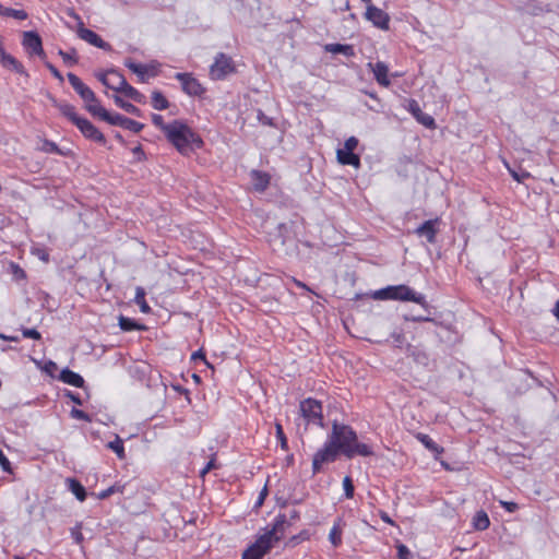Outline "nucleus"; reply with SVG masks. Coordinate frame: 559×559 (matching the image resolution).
<instances>
[{
	"instance_id": "bf43d9fd",
	"label": "nucleus",
	"mask_w": 559,
	"mask_h": 559,
	"mask_svg": "<svg viewBox=\"0 0 559 559\" xmlns=\"http://www.w3.org/2000/svg\"><path fill=\"white\" fill-rule=\"evenodd\" d=\"M0 338L3 341H9V342H19L20 341V337L16 335H5L3 333H0Z\"/></svg>"
},
{
	"instance_id": "aec40b11",
	"label": "nucleus",
	"mask_w": 559,
	"mask_h": 559,
	"mask_svg": "<svg viewBox=\"0 0 559 559\" xmlns=\"http://www.w3.org/2000/svg\"><path fill=\"white\" fill-rule=\"evenodd\" d=\"M337 162L342 165L360 166V157L352 151L340 148L336 152Z\"/></svg>"
},
{
	"instance_id": "5fc2aeb1",
	"label": "nucleus",
	"mask_w": 559,
	"mask_h": 559,
	"mask_svg": "<svg viewBox=\"0 0 559 559\" xmlns=\"http://www.w3.org/2000/svg\"><path fill=\"white\" fill-rule=\"evenodd\" d=\"M501 504L509 512H514V511H516L519 509L518 503L512 502V501H501Z\"/></svg>"
},
{
	"instance_id": "4d7b16f0",
	"label": "nucleus",
	"mask_w": 559,
	"mask_h": 559,
	"mask_svg": "<svg viewBox=\"0 0 559 559\" xmlns=\"http://www.w3.org/2000/svg\"><path fill=\"white\" fill-rule=\"evenodd\" d=\"M215 467L214 459H212L205 467L201 471V476H204L206 473H209L211 469Z\"/></svg>"
},
{
	"instance_id": "f8f14e48",
	"label": "nucleus",
	"mask_w": 559,
	"mask_h": 559,
	"mask_svg": "<svg viewBox=\"0 0 559 559\" xmlns=\"http://www.w3.org/2000/svg\"><path fill=\"white\" fill-rule=\"evenodd\" d=\"M67 78L73 90L80 95L84 103L96 102L95 93L87 85H85L78 75L69 72Z\"/></svg>"
},
{
	"instance_id": "7c9ffc66",
	"label": "nucleus",
	"mask_w": 559,
	"mask_h": 559,
	"mask_svg": "<svg viewBox=\"0 0 559 559\" xmlns=\"http://www.w3.org/2000/svg\"><path fill=\"white\" fill-rule=\"evenodd\" d=\"M134 301L140 307V310L143 313L151 312V307L148 306V304L145 300V290L143 287H141V286L136 287Z\"/></svg>"
},
{
	"instance_id": "7ed1b4c3",
	"label": "nucleus",
	"mask_w": 559,
	"mask_h": 559,
	"mask_svg": "<svg viewBox=\"0 0 559 559\" xmlns=\"http://www.w3.org/2000/svg\"><path fill=\"white\" fill-rule=\"evenodd\" d=\"M96 78L108 88L114 90L118 93H123L127 97L139 104L146 102L145 96L140 93L136 88L131 86L122 74L115 70L108 72H100L96 74Z\"/></svg>"
},
{
	"instance_id": "69168bd1",
	"label": "nucleus",
	"mask_w": 559,
	"mask_h": 559,
	"mask_svg": "<svg viewBox=\"0 0 559 559\" xmlns=\"http://www.w3.org/2000/svg\"><path fill=\"white\" fill-rule=\"evenodd\" d=\"M56 368H57L56 362H53V361H51V360H49V361L46 364V366H45V370H46V371H50L51 369H56Z\"/></svg>"
},
{
	"instance_id": "6e6d98bb",
	"label": "nucleus",
	"mask_w": 559,
	"mask_h": 559,
	"mask_svg": "<svg viewBox=\"0 0 559 559\" xmlns=\"http://www.w3.org/2000/svg\"><path fill=\"white\" fill-rule=\"evenodd\" d=\"M511 176L519 182H522L525 178L530 177V174L526 171H523L522 174H518L514 170H511Z\"/></svg>"
},
{
	"instance_id": "052dcab7",
	"label": "nucleus",
	"mask_w": 559,
	"mask_h": 559,
	"mask_svg": "<svg viewBox=\"0 0 559 559\" xmlns=\"http://www.w3.org/2000/svg\"><path fill=\"white\" fill-rule=\"evenodd\" d=\"M288 521H290V525L293 522L297 521L299 519V512L297 510H290L289 516H287Z\"/></svg>"
},
{
	"instance_id": "79ce46f5",
	"label": "nucleus",
	"mask_w": 559,
	"mask_h": 559,
	"mask_svg": "<svg viewBox=\"0 0 559 559\" xmlns=\"http://www.w3.org/2000/svg\"><path fill=\"white\" fill-rule=\"evenodd\" d=\"M41 150L46 153H55V154L61 153L58 145L55 142L49 141V140L44 141Z\"/></svg>"
},
{
	"instance_id": "f257e3e1",
	"label": "nucleus",
	"mask_w": 559,
	"mask_h": 559,
	"mask_svg": "<svg viewBox=\"0 0 559 559\" xmlns=\"http://www.w3.org/2000/svg\"><path fill=\"white\" fill-rule=\"evenodd\" d=\"M340 454L353 459L355 455L371 456L373 451L368 444L358 442L357 433L350 426L334 420L328 440L313 455V474L319 473L323 464L335 462Z\"/></svg>"
},
{
	"instance_id": "de8ad7c7",
	"label": "nucleus",
	"mask_w": 559,
	"mask_h": 559,
	"mask_svg": "<svg viewBox=\"0 0 559 559\" xmlns=\"http://www.w3.org/2000/svg\"><path fill=\"white\" fill-rule=\"evenodd\" d=\"M45 66L56 79H58L60 82H63L62 74L52 63L45 61Z\"/></svg>"
},
{
	"instance_id": "e433bc0d",
	"label": "nucleus",
	"mask_w": 559,
	"mask_h": 559,
	"mask_svg": "<svg viewBox=\"0 0 559 559\" xmlns=\"http://www.w3.org/2000/svg\"><path fill=\"white\" fill-rule=\"evenodd\" d=\"M107 447L112 450L119 459H124L123 441L116 436L114 441L108 442Z\"/></svg>"
},
{
	"instance_id": "412c9836",
	"label": "nucleus",
	"mask_w": 559,
	"mask_h": 559,
	"mask_svg": "<svg viewBox=\"0 0 559 559\" xmlns=\"http://www.w3.org/2000/svg\"><path fill=\"white\" fill-rule=\"evenodd\" d=\"M0 62L3 67L11 69L19 74H24L26 76L28 75L24 66L12 55L7 53L5 51L0 56Z\"/></svg>"
},
{
	"instance_id": "423d86ee",
	"label": "nucleus",
	"mask_w": 559,
	"mask_h": 559,
	"mask_svg": "<svg viewBox=\"0 0 559 559\" xmlns=\"http://www.w3.org/2000/svg\"><path fill=\"white\" fill-rule=\"evenodd\" d=\"M67 14L76 21V34L79 38L85 40L90 45H93L97 48L104 50H110L111 46L107 41H105L98 34L95 32L85 28L82 17L74 11V9L70 8L67 10Z\"/></svg>"
},
{
	"instance_id": "0e129e2a",
	"label": "nucleus",
	"mask_w": 559,
	"mask_h": 559,
	"mask_svg": "<svg viewBox=\"0 0 559 559\" xmlns=\"http://www.w3.org/2000/svg\"><path fill=\"white\" fill-rule=\"evenodd\" d=\"M38 257L45 262L49 261V254L43 250H38Z\"/></svg>"
},
{
	"instance_id": "2f4dec72",
	"label": "nucleus",
	"mask_w": 559,
	"mask_h": 559,
	"mask_svg": "<svg viewBox=\"0 0 559 559\" xmlns=\"http://www.w3.org/2000/svg\"><path fill=\"white\" fill-rule=\"evenodd\" d=\"M119 326L122 331H134V330H144L145 326L138 323L133 319L120 316L119 317Z\"/></svg>"
},
{
	"instance_id": "a19ab883",
	"label": "nucleus",
	"mask_w": 559,
	"mask_h": 559,
	"mask_svg": "<svg viewBox=\"0 0 559 559\" xmlns=\"http://www.w3.org/2000/svg\"><path fill=\"white\" fill-rule=\"evenodd\" d=\"M7 16L23 21L28 17V14L24 10L9 8Z\"/></svg>"
},
{
	"instance_id": "0eeeda50",
	"label": "nucleus",
	"mask_w": 559,
	"mask_h": 559,
	"mask_svg": "<svg viewBox=\"0 0 559 559\" xmlns=\"http://www.w3.org/2000/svg\"><path fill=\"white\" fill-rule=\"evenodd\" d=\"M235 71L236 68L233 59L221 52L216 56L214 63L210 68V75L213 80H223Z\"/></svg>"
},
{
	"instance_id": "5701e85b",
	"label": "nucleus",
	"mask_w": 559,
	"mask_h": 559,
	"mask_svg": "<svg viewBox=\"0 0 559 559\" xmlns=\"http://www.w3.org/2000/svg\"><path fill=\"white\" fill-rule=\"evenodd\" d=\"M85 109L94 117L99 118L103 121H108L111 112L105 109L96 98V102L85 103Z\"/></svg>"
},
{
	"instance_id": "8fccbe9b",
	"label": "nucleus",
	"mask_w": 559,
	"mask_h": 559,
	"mask_svg": "<svg viewBox=\"0 0 559 559\" xmlns=\"http://www.w3.org/2000/svg\"><path fill=\"white\" fill-rule=\"evenodd\" d=\"M357 145H358V140L355 136H349L344 143V148L347 151L354 152V150L357 147Z\"/></svg>"
},
{
	"instance_id": "393cba45",
	"label": "nucleus",
	"mask_w": 559,
	"mask_h": 559,
	"mask_svg": "<svg viewBox=\"0 0 559 559\" xmlns=\"http://www.w3.org/2000/svg\"><path fill=\"white\" fill-rule=\"evenodd\" d=\"M324 50L331 53H342L348 58L355 56V49L353 45L347 44H326Z\"/></svg>"
},
{
	"instance_id": "4c0bfd02",
	"label": "nucleus",
	"mask_w": 559,
	"mask_h": 559,
	"mask_svg": "<svg viewBox=\"0 0 559 559\" xmlns=\"http://www.w3.org/2000/svg\"><path fill=\"white\" fill-rule=\"evenodd\" d=\"M275 428H276V437H277V440L280 441L281 448L283 450H287L288 449V442H287V438H286V436L284 433L282 425L276 423Z\"/></svg>"
},
{
	"instance_id": "9b49d317",
	"label": "nucleus",
	"mask_w": 559,
	"mask_h": 559,
	"mask_svg": "<svg viewBox=\"0 0 559 559\" xmlns=\"http://www.w3.org/2000/svg\"><path fill=\"white\" fill-rule=\"evenodd\" d=\"M365 16L380 29L388 31L390 27V15L373 4L367 7Z\"/></svg>"
},
{
	"instance_id": "49530a36",
	"label": "nucleus",
	"mask_w": 559,
	"mask_h": 559,
	"mask_svg": "<svg viewBox=\"0 0 559 559\" xmlns=\"http://www.w3.org/2000/svg\"><path fill=\"white\" fill-rule=\"evenodd\" d=\"M71 416L76 419L91 421L90 416L85 412L78 409V408H72Z\"/></svg>"
},
{
	"instance_id": "4468645a",
	"label": "nucleus",
	"mask_w": 559,
	"mask_h": 559,
	"mask_svg": "<svg viewBox=\"0 0 559 559\" xmlns=\"http://www.w3.org/2000/svg\"><path fill=\"white\" fill-rule=\"evenodd\" d=\"M75 126L86 139L105 144V135L86 118L81 117Z\"/></svg>"
},
{
	"instance_id": "774afa93",
	"label": "nucleus",
	"mask_w": 559,
	"mask_h": 559,
	"mask_svg": "<svg viewBox=\"0 0 559 559\" xmlns=\"http://www.w3.org/2000/svg\"><path fill=\"white\" fill-rule=\"evenodd\" d=\"M554 314L559 319V300L555 305Z\"/></svg>"
},
{
	"instance_id": "6ab92c4d",
	"label": "nucleus",
	"mask_w": 559,
	"mask_h": 559,
	"mask_svg": "<svg viewBox=\"0 0 559 559\" xmlns=\"http://www.w3.org/2000/svg\"><path fill=\"white\" fill-rule=\"evenodd\" d=\"M51 102L52 105L59 109V111L73 124H75L81 119V117L75 111V107L71 104L58 102L56 98H51Z\"/></svg>"
},
{
	"instance_id": "c03bdc74",
	"label": "nucleus",
	"mask_w": 559,
	"mask_h": 559,
	"mask_svg": "<svg viewBox=\"0 0 559 559\" xmlns=\"http://www.w3.org/2000/svg\"><path fill=\"white\" fill-rule=\"evenodd\" d=\"M397 549V558L399 559H411L412 555L409 549L404 544H399L396 546Z\"/></svg>"
},
{
	"instance_id": "72a5a7b5",
	"label": "nucleus",
	"mask_w": 559,
	"mask_h": 559,
	"mask_svg": "<svg viewBox=\"0 0 559 559\" xmlns=\"http://www.w3.org/2000/svg\"><path fill=\"white\" fill-rule=\"evenodd\" d=\"M126 488L124 484L120 481L115 483L112 486L97 493V498L100 500L109 498L114 493H123Z\"/></svg>"
},
{
	"instance_id": "473e14b6",
	"label": "nucleus",
	"mask_w": 559,
	"mask_h": 559,
	"mask_svg": "<svg viewBox=\"0 0 559 559\" xmlns=\"http://www.w3.org/2000/svg\"><path fill=\"white\" fill-rule=\"evenodd\" d=\"M114 100H115V104L118 107H120L121 109H123L128 114H131V115H134V116H138V117L141 116L142 112H141V110L136 106H134L131 103L124 102L120 96L115 95L114 96Z\"/></svg>"
},
{
	"instance_id": "e2e57ef3",
	"label": "nucleus",
	"mask_w": 559,
	"mask_h": 559,
	"mask_svg": "<svg viewBox=\"0 0 559 559\" xmlns=\"http://www.w3.org/2000/svg\"><path fill=\"white\" fill-rule=\"evenodd\" d=\"M380 518H381V520H382L383 522H385V523H389V524H391V525H393V524H394V522L391 520V518L388 515V513H386V512H381V513H380Z\"/></svg>"
},
{
	"instance_id": "6e6552de",
	"label": "nucleus",
	"mask_w": 559,
	"mask_h": 559,
	"mask_svg": "<svg viewBox=\"0 0 559 559\" xmlns=\"http://www.w3.org/2000/svg\"><path fill=\"white\" fill-rule=\"evenodd\" d=\"M22 45L24 49L27 51V53L38 56L41 60L46 59V52L43 48V41L37 32H24Z\"/></svg>"
},
{
	"instance_id": "f704fd0d",
	"label": "nucleus",
	"mask_w": 559,
	"mask_h": 559,
	"mask_svg": "<svg viewBox=\"0 0 559 559\" xmlns=\"http://www.w3.org/2000/svg\"><path fill=\"white\" fill-rule=\"evenodd\" d=\"M474 527L478 531L488 528L490 521L486 512L479 511L474 516Z\"/></svg>"
},
{
	"instance_id": "a878e982",
	"label": "nucleus",
	"mask_w": 559,
	"mask_h": 559,
	"mask_svg": "<svg viewBox=\"0 0 559 559\" xmlns=\"http://www.w3.org/2000/svg\"><path fill=\"white\" fill-rule=\"evenodd\" d=\"M416 439L423 443V445L435 454L443 453V448L436 443L428 435L418 432Z\"/></svg>"
},
{
	"instance_id": "3c124183",
	"label": "nucleus",
	"mask_w": 559,
	"mask_h": 559,
	"mask_svg": "<svg viewBox=\"0 0 559 559\" xmlns=\"http://www.w3.org/2000/svg\"><path fill=\"white\" fill-rule=\"evenodd\" d=\"M391 337L393 338V342L397 347H401L405 342V337L402 332H393L391 334Z\"/></svg>"
},
{
	"instance_id": "a211bd4d",
	"label": "nucleus",
	"mask_w": 559,
	"mask_h": 559,
	"mask_svg": "<svg viewBox=\"0 0 559 559\" xmlns=\"http://www.w3.org/2000/svg\"><path fill=\"white\" fill-rule=\"evenodd\" d=\"M368 67L371 69L376 81L384 87L390 86L391 81L389 79V68L383 61H377L376 63H368Z\"/></svg>"
},
{
	"instance_id": "2eb2a0df",
	"label": "nucleus",
	"mask_w": 559,
	"mask_h": 559,
	"mask_svg": "<svg viewBox=\"0 0 559 559\" xmlns=\"http://www.w3.org/2000/svg\"><path fill=\"white\" fill-rule=\"evenodd\" d=\"M439 218L425 221L415 229V234L419 237H425L429 243H435L439 231Z\"/></svg>"
},
{
	"instance_id": "864d4df0",
	"label": "nucleus",
	"mask_w": 559,
	"mask_h": 559,
	"mask_svg": "<svg viewBox=\"0 0 559 559\" xmlns=\"http://www.w3.org/2000/svg\"><path fill=\"white\" fill-rule=\"evenodd\" d=\"M71 535L76 544H81L83 542V534L81 533L80 527L72 528Z\"/></svg>"
},
{
	"instance_id": "37998d69",
	"label": "nucleus",
	"mask_w": 559,
	"mask_h": 559,
	"mask_svg": "<svg viewBox=\"0 0 559 559\" xmlns=\"http://www.w3.org/2000/svg\"><path fill=\"white\" fill-rule=\"evenodd\" d=\"M21 331H22V335L25 338H33V340H40L41 338L40 333L36 329L23 328Z\"/></svg>"
},
{
	"instance_id": "c756f323",
	"label": "nucleus",
	"mask_w": 559,
	"mask_h": 559,
	"mask_svg": "<svg viewBox=\"0 0 559 559\" xmlns=\"http://www.w3.org/2000/svg\"><path fill=\"white\" fill-rule=\"evenodd\" d=\"M151 98V104L153 108L156 110H165L169 107V102L159 91H153Z\"/></svg>"
},
{
	"instance_id": "680f3d73",
	"label": "nucleus",
	"mask_w": 559,
	"mask_h": 559,
	"mask_svg": "<svg viewBox=\"0 0 559 559\" xmlns=\"http://www.w3.org/2000/svg\"><path fill=\"white\" fill-rule=\"evenodd\" d=\"M133 154L138 156L139 159H141L143 156H144V152L142 150V146L141 145H138L135 146L133 150H132Z\"/></svg>"
},
{
	"instance_id": "a18cd8bd",
	"label": "nucleus",
	"mask_w": 559,
	"mask_h": 559,
	"mask_svg": "<svg viewBox=\"0 0 559 559\" xmlns=\"http://www.w3.org/2000/svg\"><path fill=\"white\" fill-rule=\"evenodd\" d=\"M257 118L263 126H273V119L267 117L261 109L258 110Z\"/></svg>"
},
{
	"instance_id": "ddd939ff",
	"label": "nucleus",
	"mask_w": 559,
	"mask_h": 559,
	"mask_svg": "<svg viewBox=\"0 0 559 559\" xmlns=\"http://www.w3.org/2000/svg\"><path fill=\"white\" fill-rule=\"evenodd\" d=\"M290 526L286 514H278L273 523L271 530L266 531L264 535L272 542H278L283 538L285 531Z\"/></svg>"
},
{
	"instance_id": "4be33fe9",
	"label": "nucleus",
	"mask_w": 559,
	"mask_h": 559,
	"mask_svg": "<svg viewBox=\"0 0 559 559\" xmlns=\"http://www.w3.org/2000/svg\"><path fill=\"white\" fill-rule=\"evenodd\" d=\"M59 379L62 382L75 388H82L84 385V379L79 373L70 370L69 368L61 370Z\"/></svg>"
},
{
	"instance_id": "39448f33",
	"label": "nucleus",
	"mask_w": 559,
	"mask_h": 559,
	"mask_svg": "<svg viewBox=\"0 0 559 559\" xmlns=\"http://www.w3.org/2000/svg\"><path fill=\"white\" fill-rule=\"evenodd\" d=\"M376 299H392L402 301H413L427 308L426 297L423 294L414 292L407 285L388 286L374 293Z\"/></svg>"
},
{
	"instance_id": "9d476101",
	"label": "nucleus",
	"mask_w": 559,
	"mask_h": 559,
	"mask_svg": "<svg viewBox=\"0 0 559 559\" xmlns=\"http://www.w3.org/2000/svg\"><path fill=\"white\" fill-rule=\"evenodd\" d=\"M175 79L180 81L182 91L190 96H201L205 90L191 73H177Z\"/></svg>"
},
{
	"instance_id": "f03ea898",
	"label": "nucleus",
	"mask_w": 559,
	"mask_h": 559,
	"mask_svg": "<svg viewBox=\"0 0 559 559\" xmlns=\"http://www.w3.org/2000/svg\"><path fill=\"white\" fill-rule=\"evenodd\" d=\"M167 140L178 150L179 153L188 155L194 146L200 147L202 140L183 122L175 120L170 122Z\"/></svg>"
},
{
	"instance_id": "58836bf2",
	"label": "nucleus",
	"mask_w": 559,
	"mask_h": 559,
	"mask_svg": "<svg viewBox=\"0 0 559 559\" xmlns=\"http://www.w3.org/2000/svg\"><path fill=\"white\" fill-rule=\"evenodd\" d=\"M152 122L154 123V126H156L157 128H159L160 130L164 131L165 135L167 134V132L169 131V127H170V123H165L164 122V119L160 115H157V114H154L152 116Z\"/></svg>"
},
{
	"instance_id": "f3484780",
	"label": "nucleus",
	"mask_w": 559,
	"mask_h": 559,
	"mask_svg": "<svg viewBox=\"0 0 559 559\" xmlns=\"http://www.w3.org/2000/svg\"><path fill=\"white\" fill-rule=\"evenodd\" d=\"M408 110L412 112V115L415 117V119L421 123L423 126H425L426 128H429V129H435L436 128V121L435 119L428 115V114H425L419 104L417 103V100L415 99H409L408 102Z\"/></svg>"
},
{
	"instance_id": "cd10ccee",
	"label": "nucleus",
	"mask_w": 559,
	"mask_h": 559,
	"mask_svg": "<svg viewBox=\"0 0 559 559\" xmlns=\"http://www.w3.org/2000/svg\"><path fill=\"white\" fill-rule=\"evenodd\" d=\"M67 483L69 490L76 497L79 501H84L86 499V490L79 480L74 478H68Z\"/></svg>"
},
{
	"instance_id": "338daca9",
	"label": "nucleus",
	"mask_w": 559,
	"mask_h": 559,
	"mask_svg": "<svg viewBox=\"0 0 559 559\" xmlns=\"http://www.w3.org/2000/svg\"><path fill=\"white\" fill-rule=\"evenodd\" d=\"M266 492H267V491H266V488L264 487V489L261 491L260 497H259V500H258V502H257V504H258V506H261V504H262V502H263V500H264V497L266 496Z\"/></svg>"
},
{
	"instance_id": "b1692460",
	"label": "nucleus",
	"mask_w": 559,
	"mask_h": 559,
	"mask_svg": "<svg viewBox=\"0 0 559 559\" xmlns=\"http://www.w3.org/2000/svg\"><path fill=\"white\" fill-rule=\"evenodd\" d=\"M250 176L252 179L253 187L257 191L262 192L267 188L270 183V176L266 173L260 170H252Z\"/></svg>"
},
{
	"instance_id": "c9c22d12",
	"label": "nucleus",
	"mask_w": 559,
	"mask_h": 559,
	"mask_svg": "<svg viewBox=\"0 0 559 559\" xmlns=\"http://www.w3.org/2000/svg\"><path fill=\"white\" fill-rule=\"evenodd\" d=\"M58 55L62 58L63 62L68 67H72L78 63L76 50L74 48L69 51L59 50Z\"/></svg>"
},
{
	"instance_id": "bb28decb",
	"label": "nucleus",
	"mask_w": 559,
	"mask_h": 559,
	"mask_svg": "<svg viewBox=\"0 0 559 559\" xmlns=\"http://www.w3.org/2000/svg\"><path fill=\"white\" fill-rule=\"evenodd\" d=\"M124 66L129 70H131L133 73H135L139 76V80L142 83H146L147 82V79H146V74H147V71H148V67L147 66L135 63L134 61H132L130 59L124 62Z\"/></svg>"
},
{
	"instance_id": "ea45409f",
	"label": "nucleus",
	"mask_w": 559,
	"mask_h": 559,
	"mask_svg": "<svg viewBox=\"0 0 559 559\" xmlns=\"http://www.w3.org/2000/svg\"><path fill=\"white\" fill-rule=\"evenodd\" d=\"M343 487H344L346 498H353L355 488H354L353 480L349 476L344 477Z\"/></svg>"
},
{
	"instance_id": "dca6fc26",
	"label": "nucleus",
	"mask_w": 559,
	"mask_h": 559,
	"mask_svg": "<svg viewBox=\"0 0 559 559\" xmlns=\"http://www.w3.org/2000/svg\"><path fill=\"white\" fill-rule=\"evenodd\" d=\"M107 123H109L111 126L121 127V128L130 130L134 133L141 132L144 128L143 123L138 122L133 119H130V118H128L123 115L117 114V112L110 115Z\"/></svg>"
},
{
	"instance_id": "13d9d810",
	"label": "nucleus",
	"mask_w": 559,
	"mask_h": 559,
	"mask_svg": "<svg viewBox=\"0 0 559 559\" xmlns=\"http://www.w3.org/2000/svg\"><path fill=\"white\" fill-rule=\"evenodd\" d=\"M67 396H68L69 399H71L75 404H79V405H81V404H82V401H81V399H80L79 394H76V393H73V392L69 391V392L67 393Z\"/></svg>"
},
{
	"instance_id": "603ef678",
	"label": "nucleus",
	"mask_w": 559,
	"mask_h": 559,
	"mask_svg": "<svg viewBox=\"0 0 559 559\" xmlns=\"http://www.w3.org/2000/svg\"><path fill=\"white\" fill-rule=\"evenodd\" d=\"M191 359H192V360L200 359V360L204 361V364H205L206 366L212 367V366L207 362V360L205 359V354L203 353V350H202V349H199V350L194 352V353L192 354V356H191Z\"/></svg>"
},
{
	"instance_id": "1a4fd4ad",
	"label": "nucleus",
	"mask_w": 559,
	"mask_h": 559,
	"mask_svg": "<svg viewBox=\"0 0 559 559\" xmlns=\"http://www.w3.org/2000/svg\"><path fill=\"white\" fill-rule=\"evenodd\" d=\"M272 545L273 543L263 534L243 551L241 559H261Z\"/></svg>"
},
{
	"instance_id": "09e8293b",
	"label": "nucleus",
	"mask_w": 559,
	"mask_h": 559,
	"mask_svg": "<svg viewBox=\"0 0 559 559\" xmlns=\"http://www.w3.org/2000/svg\"><path fill=\"white\" fill-rule=\"evenodd\" d=\"M0 465L4 472L10 473L11 472V464L8 457L4 455L2 450L0 449Z\"/></svg>"
},
{
	"instance_id": "c85d7f7f",
	"label": "nucleus",
	"mask_w": 559,
	"mask_h": 559,
	"mask_svg": "<svg viewBox=\"0 0 559 559\" xmlns=\"http://www.w3.org/2000/svg\"><path fill=\"white\" fill-rule=\"evenodd\" d=\"M329 540L334 547H338L342 544V520L338 519L332 526Z\"/></svg>"
},
{
	"instance_id": "20e7f679",
	"label": "nucleus",
	"mask_w": 559,
	"mask_h": 559,
	"mask_svg": "<svg viewBox=\"0 0 559 559\" xmlns=\"http://www.w3.org/2000/svg\"><path fill=\"white\" fill-rule=\"evenodd\" d=\"M300 421L297 425V432L302 437L308 430V425L323 427L322 404L318 400L308 397L299 404Z\"/></svg>"
}]
</instances>
